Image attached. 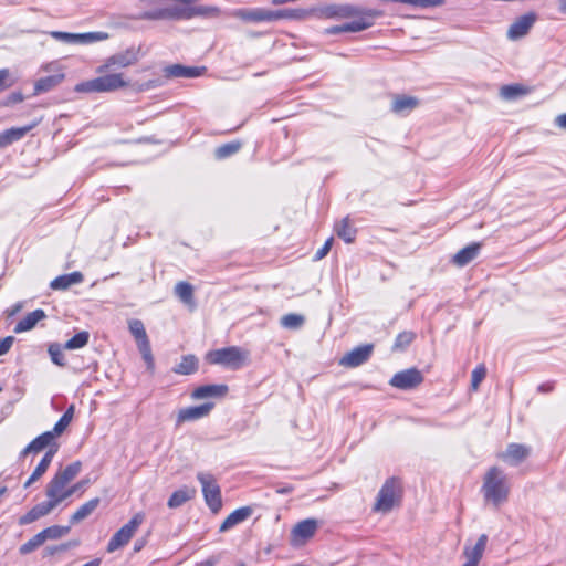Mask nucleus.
<instances>
[{
	"mask_svg": "<svg viewBox=\"0 0 566 566\" xmlns=\"http://www.w3.org/2000/svg\"><path fill=\"white\" fill-rule=\"evenodd\" d=\"M482 493L486 502L495 507L505 503L510 494V484L506 474L497 467L488 470L483 479Z\"/></svg>",
	"mask_w": 566,
	"mask_h": 566,
	"instance_id": "obj_1",
	"label": "nucleus"
},
{
	"mask_svg": "<svg viewBox=\"0 0 566 566\" xmlns=\"http://www.w3.org/2000/svg\"><path fill=\"white\" fill-rule=\"evenodd\" d=\"M128 81L124 78L122 73H111L81 82L75 85L74 91L77 93H108L128 86Z\"/></svg>",
	"mask_w": 566,
	"mask_h": 566,
	"instance_id": "obj_2",
	"label": "nucleus"
},
{
	"mask_svg": "<svg viewBox=\"0 0 566 566\" xmlns=\"http://www.w3.org/2000/svg\"><path fill=\"white\" fill-rule=\"evenodd\" d=\"M357 15H365L376 19L382 15L381 11L374 9H365L361 7L343 3V4H326L316 8V17L324 19H348Z\"/></svg>",
	"mask_w": 566,
	"mask_h": 566,
	"instance_id": "obj_3",
	"label": "nucleus"
},
{
	"mask_svg": "<svg viewBox=\"0 0 566 566\" xmlns=\"http://www.w3.org/2000/svg\"><path fill=\"white\" fill-rule=\"evenodd\" d=\"M249 358V352L237 346H230L210 352L208 360L211 364L222 365L232 369L244 366Z\"/></svg>",
	"mask_w": 566,
	"mask_h": 566,
	"instance_id": "obj_4",
	"label": "nucleus"
},
{
	"mask_svg": "<svg viewBox=\"0 0 566 566\" xmlns=\"http://www.w3.org/2000/svg\"><path fill=\"white\" fill-rule=\"evenodd\" d=\"M400 496L401 486L399 481L395 478L388 479L378 492L374 511L381 513L390 512L399 503Z\"/></svg>",
	"mask_w": 566,
	"mask_h": 566,
	"instance_id": "obj_5",
	"label": "nucleus"
},
{
	"mask_svg": "<svg viewBox=\"0 0 566 566\" xmlns=\"http://www.w3.org/2000/svg\"><path fill=\"white\" fill-rule=\"evenodd\" d=\"M145 518L144 513H136L128 523L122 526L109 539L107 544V552L114 553L123 546L127 545L134 536L138 527L143 524Z\"/></svg>",
	"mask_w": 566,
	"mask_h": 566,
	"instance_id": "obj_6",
	"label": "nucleus"
},
{
	"mask_svg": "<svg viewBox=\"0 0 566 566\" xmlns=\"http://www.w3.org/2000/svg\"><path fill=\"white\" fill-rule=\"evenodd\" d=\"M197 479L201 484L207 505L212 512H218L222 506V500L216 478L211 473L199 472Z\"/></svg>",
	"mask_w": 566,
	"mask_h": 566,
	"instance_id": "obj_7",
	"label": "nucleus"
},
{
	"mask_svg": "<svg viewBox=\"0 0 566 566\" xmlns=\"http://www.w3.org/2000/svg\"><path fill=\"white\" fill-rule=\"evenodd\" d=\"M50 35L56 41L66 44H91L94 42L105 41L109 38L108 33L102 31L87 33H69L62 31H51Z\"/></svg>",
	"mask_w": 566,
	"mask_h": 566,
	"instance_id": "obj_8",
	"label": "nucleus"
},
{
	"mask_svg": "<svg viewBox=\"0 0 566 566\" xmlns=\"http://www.w3.org/2000/svg\"><path fill=\"white\" fill-rule=\"evenodd\" d=\"M138 61V51L134 48L127 49L123 52L116 53L105 60L96 70L97 73L103 74L112 69H124L134 65Z\"/></svg>",
	"mask_w": 566,
	"mask_h": 566,
	"instance_id": "obj_9",
	"label": "nucleus"
},
{
	"mask_svg": "<svg viewBox=\"0 0 566 566\" xmlns=\"http://www.w3.org/2000/svg\"><path fill=\"white\" fill-rule=\"evenodd\" d=\"M422 381V374L416 368H409L395 374L389 384L401 390H410L419 386Z\"/></svg>",
	"mask_w": 566,
	"mask_h": 566,
	"instance_id": "obj_10",
	"label": "nucleus"
},
{
	"mask_svg": "<svg viewBox=\"0 0 566 566\" xmlns=\"http://www.w3.org/2000/svg\"><path fill=\"white\" fill-rule=\"evenodd\" d=\"M318 527V522L314 518H307L297 523L291 533V543L293 546L304 545L314 536Z\"/></svg>",
	"mask_w": 566,
	"mask_h": 566,
	"instance_id": "obj_11",
	"label": "nucleus"
},
{
	"mask_svg": "<svg viewBox=\"0 0 566 566\" xmlns=\"http://www.w3.org/2000/svg\"><path fill=\"white\" fill-rule=\"evenodd\" d=\"M536 19L537 15L534 12H528L516 18L507 30V38L512 41H516L525 36L534 25Z\"/></svg>",
	"mask_w": 566,
	"mask_h": 566,
	"instance_id": "obj_12",
	"label": "nucleus"
},
{
	"mask_svg": "<svg viewBox=\"0 0 566 566\" xmlns=\"http://www.w3.org/2000/svg\"><path fill=\"white\" fill-rule=\"evenodd\" d=\"M373 348L374 346L371 344L358 346L345 354L340 358L339 365L348 368L358 367L369 359Z\"/></svg>",
	"mask_w": 566,
	"mask_h": 566,
	"instance_id": "obj_13",
	"label": "nucleus"
},
{
	"mask_svg": "<svg viewBox=\"0 0 566 566\" xmlns=\"http://www.w3.org/2000/svg\"><path fill=\"white\" fill-rule=\"evenodd\" d=\"M234 18L249 22H271L275 21V11L255 8V9H237L233 11Z\"/></svg>",
	"mask_w": 566,
	"mask_h": 566,
	"instance_id": "obj_14",
	"label": "nucleus"
},
{
	"mask_svg": "<svg viewBox=\"0 0 566 566\" xmlns=\"http://www.w3.org/2000/svg\"><path fill=\"white\" fill-rule=\"evenodd\" d=\"M531 449L524 444L510 443L499 457L512 467L518 465L530 455Z\"/></svg>",
	"mask_w": 566,
	"mask_h": 566,
	"instance_id": "obj_15",
	"label": "nucleus"
},
{
	"mask_svg": "<svg viewBox=\"0 0 566 566\" xmlns=\"http://www.w3.org/2000/svg\"><path fill=\"white\" fill-rule=\"evenodd\" d=\"M172 6H167L165 8L149 10L140 13L138 19L142 20H176L179 21V3L174 2Z\"/></svg>",
	"mask_w": 566,
	"mask_h": 566,
	"instance_id": "obj_16",
	"label": "nucleus"
},
{
	"mask_svg": "<svg viewBox=\"0 0 566 566\" xmlns=\"http://www.w3.org/2000/svg\"><path fill=\"white\" fill-rule=\"evenodd\" d=\"M488 543V536L482 534L474 545L467 543L463 549V555L467 558V563L478 566L485 551Z\"/></svg>",
	"mask_w": 566,
	"mask_h": 566,
	"instance_id": "obj_17",
	"label": "nucleus"
},
{
	"mask_svg": "<svg viewBox=\"0 0 566 566\" xmlns=\"http://www.w3.org/2000/svg\"><path fill=\"white\" fill-rule=\"evenodd\" d=\"M56 506L54 503H51L49 500L42 503L34 505L28 513L22 515L19 518L20 525H28L33 523L34 521L48 515L54 510Z\"/></svg>",
	"mask_w": 566,
	"mask_h": 566,
	"instance_id": "obj_18",
	"label": "nucleus"
},
{
	"mask_svg": "<svg viewBox=\"0 0 566 566\" xmlns=\"http://www.w3.org/2000/svg\"><path fill=\"white\" fill-rule=\"evenodd\" d=\"M206 71V67L198 66H185L181 64L169 65L165 69L167 77H186L193 78L201 76Z\"/></svg>",
	"mask_w": 566,
	"mask_h": 566,
	"instance_id": "obj_19",
	"label": "nucleus"
},
{
	"mask_svg": "<svg viewBox=\"0 0 566 566\" xmlns=\"http://www.w3.org/2000/svg\"><path fill=\"white\" fill-rule=\"evenodd\" d=\"M212 408L213 403H203L201 406L184 408L178 412L177 421L178 423H181L198 420L208 416Z\"/></svg>",
	"mask_w": 566,
	"mask_h": 566,
	"instance_id": "obj_20",
	"label": "nucleus"
},
{
	"mask_svg": "<svg viewBox=\"0 0 566 566\" xmlns=\"http://www.w3.org/2000/svg\"><path fill=\"white\" fill-rule=\"evenodd\" d=\"M252 514V510L249 506L240 507L233 511L228 517L221 523L219 531L227 532L234 527L235 525L244 522Z\"/></svg>",
	"mask_w": 566,
	"mask_h": 566,
	"instance_id": "obj_21",
	"label": "nucleus"
},
{
	"mask_svg": "<svg viewBox=\"0 0 566 566\" xmlns=\"http://www.w3.org/2000/svg\"><path fill=\"white\" fill-rule=\"evenodd\" d=\"M54 440L53 432H44L32 440L20 453L22 458L27 457L29 453H38L49 447Z\"/></svg>",
	"mask_w": 566,
	"mask_h": 566,
	"instance_id": "obj_22",
	"label": "nucleus"
},
{
	"mask_svg": "<svg viewBox=\"0 0 566 566\" xmlns=\"http://www.w3.org/2000/svg\"><path fill=\"white\" fill-rule=\"evenodd\" d=\"M227 392V385H205L196 388L191 396L193 399H206L210 397H223Z\"/></svg>",
	"mask_w": 566,
	"mask_h": 566,
	"instance_id": "obj_23",
	"label": "nucleus"
},
{
	"mask_svg": "<svg viewBox=\"0 0 566 566\" xmlns=\"http://www.w3.org/2000/svg\"><path fill=\"white\" fill-rule=\"evenodd\" d=\"M64 80V73L59 72L53 75H49L45 77L39 78L34 83V92L33 95H39L45 92H49L53 90L55 86H57L62 81Z\"/></svg>",
	"mask_w": 566,
	"mask_h": 566,
	"instance_id": "obj_24",
	"label": "nucleus"
},
{
	"mask_svg": "<svg viewBox=\"0 0 566 566\" xmlns=\"http://www.w3.org/2000/svg\"><path fill=\"white\" fill-rule=\"evenodd\" d=\"M419 105V101L413 96L397 95L392 99L391 111L397 114L409 113Z\"/></svg>",
	"mask_w": 566,
	"mask_h": 566,
	"instance_id": "obj_25",
	"label": "nucleus"
},
{
	"mask_svg": "<svg viewBox=\"0 0 566 566\" xmlns=\"http://www.w3.org/2000/svg\"><path fill=\"white\" fill-rule=\"evenodd\" d=\"M45 316L46 315L44 311L40 308L29 313L23 319H21L14 326V333L20 334L23 332L31 331L40 321L45 318Z\"/></svg>",
	"mask_w": 566,
	"mask_h": 566,
	"instance_id": "obj_26",
	"label": "nucleus"
},
{
	"mask_svg": "<svg viewBox=\"0 0 566 566\" xmlns=\"http://www.w3.org/2000/svg\"><path fill=\"white\" fill-rule=\"evenodd\" d=\"M481 245L479 243H472L463 249H461L458 253L454 254L452 261L458 266H464L473 261L479 252Z\"/></svg>",
	"mask_w": 566,
	"mask_h": 566,
	"instance_id": "obj_27",
	"label": "nucleus"
},
{
	"mask_svg": "<svg viewBox=\"0 0 566 566\" xmlns=\"http://www.w3.org/2000/svg\"><path fill=\"white\" fill-rule=\"evenodd\" d=\"M196 496V489L189 486H182L179 490L175 491L169 500L167 505L170 509H176L188 502L189 500Z\"/></svg>",
	"mask_w": 566,
	"mask_h": 566,
	"instance_id": "obj_28",
	"label": "nucleus"
},
{
	"mask_svg": "<svg viewBox=\"0 0 566 566\" xmlns=\"http://www.w3.org/2000/svg\"><path fill=\"white\" fill-rule=\"evenodd\" d=\"M308 17H316V8L284 9L275 11V21L280 19L304 20Z\"/></svg>",
	"mask_w": 566,
	"mask_h": 566,
	"instance_id": "obj_29",
	"label": "nucleus"
},
{
	"mask_svg": "<svg viewBox=\"0 0 566 566\" xmlns=\"http://www.w3.org/2000/svg\"><path fill=\"white\" fill-rule=\"evenodd\" d=\"M83 281V275L81 272H73L70 274H64L55 277L50 286L53 290H66L72 285L78 284Z\"/></svg>",
	"mask_w": 566,
	"mask_h": 566,
	"instance_id": "obj_30",
	"label": "nucleus"
},
{
	"mask_svg": "<svg viewBox=\"0 0 566 566\" xmlns=\"http://www.w3.org/2000/svg\"><path fill=\"white\" fill-rule=\"evenodd\" d=\"M64 486L67 485L55 475L46 485L45 495L51 503H54L55 506L61 503V494L64 490Z\"/></svg>",
	"mask_w": 566,
	"mask_h": 566,
	"instance_id": "obj_31",
	"label": "nucleus"
},
{
	"mask_svg": "<svg viewBox=\"0 0 566 566\" xmlns=\"http://www.w3.org/2000/svg\"><path fill=\"white\" fill-rule=\"evenodd\" d=\"M334 230L338 238L344 240L346 243L354 242L356 238V229L350 224L349 217H345L334 227Z\"/></svg>",
	"mask_w": 566,
	"mask_h": 566,
	"instance_id": "obj_32",
	"label": "nucleus"
},
{
	"mask_svg": "<svg viewBox=\"0 0 566 566\" xmlns=\"http://www.w3.org/2000/svg\"><path fill=\"white\" fill-rule=\"evenodd\" d=\"M101 500L98 497L92 499L81 505L77 511L71 516L70 523L71 524H77L81 521L88 517L98 506Z\"/></svg>",
	"mask_w": 566,
	"mask_h": 566,
	"instance_id": "obj_33",
	"label": "nucleus"
},
{
	"mask_svg": "<svg viewBox=\"0 0 566 566\" xmlns=\"http://www.w3.org/2000/svg\"><path fill=\"white\" fill-rule=\"evenodd\" d=\"M175 294L184 304L188 305L191 308L195 307L192 285H190L187 282H178L175 286Z\"/></svg>",
	"mask_w": 566,
	"mask_h": 566,
	"instance_id": "obj_34",
	"label": "nucleus"
},
{
	"mask_svg": "<svg viewBox=\"0 0 566 566\" xmlns=\"http://www.w3.org/2000/svg\"><path fill=\"white\" fill-rule=\"evenodd\" d=\"M198 368V359L193 355L184 356L181 361L174 368L176 374L190 375Z\"/></svg>",
	"mask_w": 566,
	"mask_h": 566,
	"instance_id": "obj_35",
	"label": "nucleus"
},
{
	"mask_svg": "<svg viewBox=\"0 0 566 566\" xmlns=\"http://www.w3.org/2000/svg\"><path fill=\"white\" fill-rule=\"evenodd\" d=\"M75 413V406L71 405L64 412V415L60 418V420L55 423L53 430L51 432L54 433V438L61 436L65 429L70 426L73 420Z\"/></svg>",
	"mask_w": 566,
	"mask_h": 566,
	"instance_id": "obj_36",
	"label": "nucleus"
},
{
	"mask_svg": "<svg viewBox=\"0 0 566 566\" xmlns=\"http://www.w3.org/2000/svg\"><path fill=\"white\" fill-rule=\"evenodd\" d=\"M81 468H82L81 462H78V461L73 462V463L69 464L67 467H65L64 469L59 470L55 473V476H57L61 481H63L67 485L72 480H74L77 476V474L81 471Z\"/></svg>",
	"mask_w": 566,
	"mask_h": 566,
	"instance_id": "obj_37",
	"label": "nucleus"
},
{
	"mask_svg": "<svg viewBox=\"0 0 566 566\" xmlns=\"http://www.w3.org/2000/svg\"><path fill=\"white\" fill-rule=\"evenodd\" d=\"M128 328L137 344L148 339L144 323L140 319H129Z\"/></svg>",
	"mask_w": 566,
	"mask_h": 566,
	"instance_id": "obj_38",
	"label": "nucleus"
},
{
	"mask_svg": "<svg viewBox=\"0 0 566 566\" xmlns=\"http://www.w3.org/2000/svg\"><path fill=\"white\" fill-rule=\"evenodd\" d=\"M64 345L59 343H52L49 345L48 353L53 364L60 367H64L66 365L65 356H64Z\"/></svg>",
	"mask_w": 566,
	"mask_h": 566,
	"instance_id": "obj_39",
	"label": "nucleus"
},
{
	"mask_svg": "<svg viewBox=\"0 0 566 566\" xmlns=\"http://www.w3.org/2000/svg\"><path fill=\"white\" fill-rule=\"evenodd\" d=\"M88 339H90L88 332L82 331V332L77 333L75 336H73L71 339H69L64 344V348L67 350H75V349L83 348L84 346L87 345Z\"/></svg>",
	"mask_w": 566,
	"mask_h": 566,
	"instance_id": "obj_40",
	"label": "nucleus"
},
{
	"mask_svg": "<svg viewBox=\"0 0 566 566\" xmlns=\"http://www.w3.org/2000/svg\"><path fill=\"white\" fill-rule=\"evenodd\" d=\"M356 18H359V19L352 21L349 23H345L346 32H360V31H364L373 25L374 19H371L369 17L357 15Z\"/></svg>",
	"mask_w": 566,
	"mask_h": 566,
	"instance_id": "obj_41",
	"label": "nucleus"
},
{
	"mask_svg": "<svg viewBox=\"0 0 566 566\" xmlns=\"http://www.w3.org/2000/svg\"><path fill=\"white\" fill-rule=\"evenodd\" d=\"M305 317L301 314H286L281 318V325L287 329H298L303 326Z\"/></svg>",
	"mask_w": 566,
	"mask_h": 566,
	"instance_id": "obj_42",
	"label": "nucleus"
},
{
	"mask_svg": "<svg viewBox=\"0 0 566 566\" xmlns=\"http://www.w3.org/2000/svg\"><path fill=\"white\" fill-rule=\"evenodd\" d=\"M70 530H71V526L53 525V526H50V527L41 531V533H42L44 541L59 539V538L65 536L66 534H69Z\"/></svg>",
	"mask_w": 566,
	"mask_h": 566,
	"instance_id": "obj_43",
	"label": "nucleus"
},
{
	"mask_svg": "<svg viewBox=\"0 0 566 566\" xmlns=\"http://www.w3.org/2000/svg\"><path fill=\"white\" fill-rule=\"evenodd\" d=\"M240 148H241V143L231 142V143H228V144H224V145H221L220 147H218L214 151V156L218 159H224V158H228V157L234 155L235 153H238Z\"/></svg>",
	"mask_w": 566,
	"mask_h": 566,
	"instance_id": "obj_44",
	"label": "nucleus"
},
{
	"mask_svg": "<svg viewBox=\"0 0 566 566\" xmlns=\"http://www.w3.org/2000/svg\"><path fill=\"white\" fill-rule=\"evenodd\" d=\"M44 538L42 536V533H38L32 538H30L28 542L22 544L19 548L20 554L27 555L32 552H34L38 547H40L42 544H44Z\"/></svg>",
	"mask_w": 566,
	"mask_h": 566,
	"instance_id": "obj_45",
	"label": "nucleus"
},
{
	"mask_svg": "<svg viewBox=\"0 0 566 566\" xmlns=\"http://www.w3.org/2000/svg\"><path fill=\"white\" fill-rule=\"evenodd\" d=\"M35 124L25 126V127H13L10 129L4 130V135L7 136L8 144H12L13 142L20 140L23 138L33 127Z\"/></svg>",
	"mask_w": 566,
	"mask_h": 566,
	"instance_id": "obj_46",
	"label": "nucleus"
},
{
	"mask_svg": "<svg viewBox=\"0 0 566 566\" xmlns=\"http://www.w3.org/2000/svg\"><path fill=\"white\" fill-rule=\"evenodd\" d=\"M137 347L139 349V353L142 354L143 359L145 360V363L147 365V369L149 371H153L154 367H155V363H154V357H153L149 339L137 344Z\"/></svg>",
	"mask_w": 566,
	"mask_h": 566,
	"instance_id": "obj_47",
	"label": "nucleus"
},
{
	"mask_svg": "<svg viewBox=\"0 0 566 566\" xmlns=\"http://www.w3.org/2000/svg\"><path fill=\"white\" fill-rule=\"evenodd\" d=\"M56 447L55 448H51L45 454L44 457L42 458V460L40 461V463L36 465V468L34 469L33 473L35 475H38L39 478H41L48 470V468L50 467L52 460H53V457L56 452Z\"/></svg>",
	"mask_w": 566,
	"mask_h": 566,
	"instance_id": "obj_48",
	"label": "nucleus"
},
{
	"mask_svg": "<svg viewBox=\"0 0 566 566\" xmlns=\"http://www.w3.org/2000/svg\"><path fill=\"white\" fill-rule=\"evenodd\" d=\"M403 4L411 6L413 8H434V7H441L444 4V0H405Z\"/></svg>",
	"mask_w": 566,
	"mask_h": 566,
	"instance_id": "obj_49",
	"label": "nucleus"
},
{
	"mask_svg": "<svg viewBox=\"0 0 566 566\" xmlns=\"http://www.w3.org/2000/svg\"><path fill=\"white\" fill-rule=\"evenodd\" d=\"M486 376V368L484 365H479L476 368L473 369L471 375V388L473 390H478L480 384Z\"/></svg>",
	"mask_w": 566,
	"mask_h": 566,
	"instance_id": "obj_50",
	"label": "nucleus"
},
{
	"mask_svg": "<svg viewBox=\"0 0 566 566\" xmlns=\"http://www.w3.org/2000/svg\"><path fill=\"white\" fill-rule=\"evenodd\" d=\"M413 339H415L413 333H411V332L400 333L396 338L394 348L395 349H403L405 347L409 346Z\"/></svg>",
	"mask_w": 566,
	"mask_h": 566,
	"instance_id": "obj_51",
	"label": "nucleus"
},
{
	"mask_svg": "<svg viewBox=\"0 0 566 566\" xmlns=\"http://www.w3.org/2000/svg\"><path fill=\"white\" fill-rule=\"evenodd\" d=\"M15 83V78L12 76L9 69L0 70V92L11 87Z\"/></svg>",
	"mask_w": 566,
	"mask_h": 566,
	"instance_id": "obj_52",
	"label": "nucleus"
},
{
	"mask_svg": "<svg viewBox=\"0 0 566 566\" xmlns=\"http://www.w3.org/2000/svg\"><path fill=\"white\" fill-rule=\"evenodd\" d=\"M523 92V90L517 85H504L501 87L500 95L504 99H513L517 95H520Z\"/></svg>",
	"mask_w": 566,
	"mask_h": 566,
	"instance_id": "obj_53",
	"label": "nucleus"
},
{
	"mask_svg": "<svg viewBox=\"0 0 566 566\" xmlns=\"http://www.w3.org/2000/svg\"><path fill=\"white\" fill-rule=\"evenodd\" d=\"M14 343L13 336H7L0 339V356L7 354Z\"/></svg>",
	"mask_w": 566,
	"mask_h": 566,
	"instance_id": "obj_54",
	"label": "nucleus"
},
{
	"mask_svg": "<svg viewBox=\"0 0 566 566\" xmlns=\"http://www.w3.org/2000/svg\"><path fill=\"white\" fill-rule=\"evenodd\" d=\"M332 244H333V238H329L325 243L324 245L318 249L315 253V260H322L323 258H325L327 255V253L329 252L331 248H332Z\"/></svg>",
	"mask_w": 566,
	"mask_h": 566,
	"instance_id": "obj_55",
	"label": "nucleus"
},
{
	"mask_svg": "<svg viewBox=\"0 0 566 566\" xmlns=\"http://www.w3.org/2000/svg\"><path fill=\"white\" fill-rule=\"evenodd\" d=\"M23 99H24V96L20 92H14V93H11L9 96H7L3 104L6 106H10V105L23 102Z\"/></svg>",
	"mask_w": 566,
	"mask_h": 566,
	"instance_id": "obj_56",
	"label": "nucleus"
},
{
	"mask_svg": "<svg viewBox=\"0 0 566 566\" xmlns=\"http://www.w3.org/2000/svg\"><path fill=\"white\" fill-rule=\"evenodd\" d=\"M74 493H76V488H74L73 485L72 486H64V490L61 494V502H63L64 500H66L67 497H70L71 495H73Z\"/></svg>",
	"mask_w": 566,
	"mask_h": 566,
	"instance_id": "obj_57",
	"label": "nucleus"
},
{
	"mask_svg": "<svg viewBox=\"0 0 566 566\" xmlns=\"http://www.w3.org/2000/svg\"><path fill=\"white\" fill-rule=\"evenodd\" d=\"M343 32H346L345 24L331 27L325 30L326 34H338V33H343Z\"/></svg>",
	"mask_w": 566,
	"mask_h": 566,
	"instance_id": "obj_58",
	"label": "nucleus"
},
{
	"mask_svg": "<svg viewBox=\"0 0 566 566\" xmlns=\"http://www.w3.org/2000/svg\"><path fill=\"white\" fill-rule=\"evenodd\" d=\"M219 562L218 556H210L208 559L199 563L197 566H214Z\"/></svg>",
	"mask_w": 566,
	"mask_h": 566,
	"instance_id": "obj_59",
	"label": "nucleus"
},
{
	"mask_svg": "<svg viewBox=\"0 0 566 566\" xmlns=\"http://www.w3.org/2000/svg\"><path fill=\"white\" fill-rule=\"evenodd\" d=\"M22 307H23V303H21V302L14 304L11 308H9L7 311L8 316H14L22 310Z\"/></svg>",
	"mask_w": 566,
	"mask_h": 566,
	"instance_id": "obj_60",
	"label": "nucleus"
},
{
	"mask_svg": "<svg viewBox=\"0 0 566 566\" xmlns=\"http://www.w3.org/2000/svg\"><path fill=\"white\" fill-rule=\"evenodd\" d=\"M555 124L563 129H566V113L560 114L555 118Z\"/></svg>",
	"mask_w": 566,
	"mask_h": 566,
	"instance_id": "obj_61",
	"label": "nucleus"
},
{
	"mask_svg": "<svg viewBox=\"0 0 566 566\" xmlns=\"http://www.w3.org/2000/svg\"><path fill=\"white\" fill-rule=\"evenodd\" d=\"M88 483H90V479H83V480L78 481L77 483H75L73 486L76 488V492H78V491H83Z\"/></svg>",
	"mask_w": 566,
	"mask_h": 566,
	"instance_id": "obj_62",
	"label": "nucleus"
},
{
	"mask_svg": "<svg viewBox=\"0 0 566 566\" xmlns=\"http://www.w3.org/2000/svg\"><path fill=\"white\" fill-rule=\"evenodd\" d=\"M557 9L560 14L566 15V0H557Z\"/></svg>",
	"mask_w": 566,
	"mask_h": 566,
	"instance_id": "obj_63",
	"label": "nucleus"
},
{
	"mask_svg": "<svg viewBox=\"0 0 566 566\" xmlns=\"http://www.w3.org/2000/svg\"><path fill=\"white\" fill-rule=\"evenodd\" d=\"M40 478L38 475H35L33 472L32 474L30 475V478L25 481L24 483V488H29L32 483H34L36 480H39Z\"/></svg>",
	"mask_w": 566,
	"mask_h": 566,
	"instance_id": "obj_64",
	"label": "nucleus"
}]
</instances>
